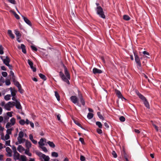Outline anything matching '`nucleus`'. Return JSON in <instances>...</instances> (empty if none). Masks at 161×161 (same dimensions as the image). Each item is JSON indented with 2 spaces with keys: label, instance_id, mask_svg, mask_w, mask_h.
<instances>
[{
  "label": "nucleus",
  "instance_id": "6ab92c4d",
  "mask_svg": "<svg viewBox=\"0 0 161 161\" xmlns=\"http://www.w3.org/2000/svg\"><path fill=\"white\" fill-rule=\"evenodd\" d=\"M10 90L11 92V94L12 96H15L17 91L14 89H13L11 87L10 88Z\"/></svg>",
  "mask_w": 161,
  "mask_h": 161
},
{
  "label": "nucleus",
  "instance_id": "8fccbe9b",
  "mask_svg": "<svg viewBox=\"0 0 161 161\" xmlns=\"http://www.w3.org/2000/svg\"><path fill=\"white\" fill-rule=\"evenodd\" d=\"M18 91L20 93H23L24 92V90L22 89L21 86L18 88Z\"/></svg>",
  "mask_w": 161,
  "mask_h": 161
},
{
  "label": "nucleus",
  "instance_id": "cd10ccee",
  "mask_svg": "<svg viewBox=\"0 0 161 161\" xmlns=\"http://www.w3.org/2000/svg\"><path fill=\"white\" fill-rule=\"evenodd\" d=\"M10 138V136L8 134H6L5 135V136L4 137H1V139L2 140H7L8 139H9Z\"/></svg>",
  "mask_w": 161,
  "mask_h": 161
},
{
  "label": "nucleus",
  "instance_id": "dca6fc26",
  "mask_svg": "<svg viewBox=\"0 0 161 161\" xmlns=\"http://www.w3.org/2000/svg\"><path fill=\"white\" fill-rule=\"evenodd\" d=\"M46 139H45L41 138L40 139V141L38 142V144L39 145L40 147V146H42L44 145L45 144L44 143V142H45Z\"/></svg>",
  "mask_w": 161,
  "mask_h": 161
},
{
  "label": "nucleus",
  "instance_id": "a211bd4d",
  "mask_svg": "<svg viewBox=\"0 0 161 161\" xmlns=\"http://www.w3.org/2000/svg\"><path fill=\"white\" fill-rule=\"evenodd\" d=\"M19 161H27V158L24 155H21L18 160Z\"/></svg>",
  "mask_w": 161,
  "mask_h": 161
},
{
  "label": "nucleus",
  "instance_id": "c756f323",
  "mask_svg": "<svg viewBox=\"0 0 161 161\" xmlns=\"http://www.w3.org/2000/svg\"><path fill=\"white\" fill-rule=\"evenodd\" d=\"M25 153L29 156H31L32 155L31 153L30 152L29 149H26L25 150Z\"/></svg>",
  "mask_w": 161,
  "mask_h": 161
},
{
  "label": "nucleus",
  "instance_id": "864d4df0",
  "mask_svg": "<svg viewBox=\"0 0 161 161\" xmlns=\"http://www.w3.org/2000/svg\"><path fill=\"white\" fill-rule=\"evenodd\" d=\"M8 1L10 3L15 4H16V2L15 0H8Z\"/></svg>",
  "mask_w": 161,
  "mask_h": 161
},
{
  "label": "nucleus",
  "instance_id": "412c9836",
  "mask_svg": "<svg viewBox=\"0 0 161 161\" xmlns=\"http://www.w3.org/2000/svg\"><path fill=\"white\" fill-rule=\"evenodd\" d=\"M3 62L4 64L7 65L9 64L10 59L8 57H6V58L3 60Z\"/></svg>",
  "mask_w": 161,
  "mask_h": 161
},
{
  "label": "nucleus",
  "instance_id": "423d86ee",
  "mask_svg": "<svg viewBox=\"0 0 161 161\" xmlns=\"http://www.w3.org/2000/svg\"><path fill=\"white\" fill-rule=\"evenodd\" d=\"M70 99L71 102L75 104H77V105L79 107H81V105L79 104L78 99L76 96H73L71 97Z\"/></svg>",
  "mask_w": 161,
  "mask_h": 161
},
{
  "label": "nucleus",
  "instance_id": "e2e57ef3",
  "mask_svg": "<svg viewBox=\"0 0 161 161\" xmlns=\"http://www.w3.org/2000/svg\"><path fill=\"white\" fill-rule=\"evenodd\" d=\"M97 132L99 134H101L102 132V130L100 129H97Z\"/></svg>",
  "mask_w": 161,
  "mask_h": 161
},
{
  "label": "nucleus",
  "instance_id": "a878e982",
  "mask_svg": "<svg viewBox=\"0 0 161 161\" xmlns=\"http://www.w3.org/2000/svg\"><path fill=\"white\" fill-rule=\"evenodd\" d=\"M145 105V106L148 108H150L148 102H147V100L146 99L143 101Z\"/></svg>",
  "mask_w": 161,
  "mask_h": 161
},
{
  "label": "nucleus",
  "instance_id": "c03bdc74",
  "mask_svg": "<svg viewBox=\"0 0 161 161\" xmlns=\"http://www.w3.org/2000/svg\"><path fill=\"white\" fill-rule=\"evenodd\" d=\"M3 47L1 45H0V54H3Z\"/></svg>",
  "mask_w": 161,
  "mask_h": 161
},
{
  "label": "nucleus",
  "instance_id": "c9c22d12",
  "mask_svg": "<svg viewBox=\"0 0 161 161\" xmlns=\"http://www.w3.org/2000/svg\"><path fill=\"white\" fill-rule=\"evenodd\" d=\"M39 76L41 79H43L44 80H46V77L44 75L42 74H40Z\"/></svg>",
  "mask_w": 161,
  "mask_h": 161
},
{
  "label": "nucleus",
  "instance_id": "20e7f679",
  "mask_svg": "<svg viewBox=\"0 0 161 161\" xmlns=\"http://www.w3.org/2000/svg\"><path fill=\"white\" fill-rule=\"evenodd\" d=\"M24 136V132L22 131H20L18 134V136L17 137V140H19L20 142H22V141L25 142V139L23 138Z\"/></svg>",
  "mask_w": 161,
  "mask_h": 161
},
{
  "label": "nucleus",
  "instance_id": "473e14b6",
  "mask_svg": "<svg viewBox=\"0 0 161 161\" xmlns=\"http://www.w3.org/2000/svg\"><path fill=\"white\" fill-rule=\"evenodd\" d=\"M93 114L90 113H88L87 115V118L89 119H92L93 117Z\"/></svg>",
  "mask_w": 161,
  "mask_h": 161
},
{
  "label": "nucleus",
  "instance_id": "4be33fe9",
  "mask_svg": "<svg viewBox=\"0 0 161 161\" xmlns=\"http://www.w3.org/2000/svg\"><path fill=\"white\" fill-rule=\"evenodd\" d=\"M20 48L22 49V52L24 53H26V50L25 49V46L23 44H21L20 46Z\"/></svg>",
  "mask_w": 161,
  "mask_h": 161
},
{
  "label": "nucleus",
  "instance_id": "09e8293b",
  "mask_svg": "<svg viewBox=\"0 0 161 161\" xmlns=\"http://www.w3.org/2000/svg\"><path fill=\"white\" fill-rule=\"evenodd\" d=\"M112 155H113V157L114 158H116L117 157V155L115 152L113 151H112Z\"/></svg>",
  "mask_w": 161,
  "mask_h": 161
},
{
  "label": "nucleus",
  "instance_id": "f704fd0d",
  "mask_svg": "<svg viewBox=\"0 0 161 161\" xmlns=\"http://www.w3.org/2000/svg\"><path fill=\"white\" fill-rule=\"evenodd\" d=\"M123 18L124 20L126 21L129 20L130 19V17L128 15H124L123 16Z\"/></svg>",
  "mask_w": 161,
  "mask_h": 161
},
{
  "label": "nucleus",
  "instance_id": "338daca9",
  "mask_svg": "<svg viewBox=\"0 0 161 161\" xmlns=\"http://www.w3.org/2000/svg\"><path fill=\"white\" fill-rule=\"evenodd\" d=\"M24 142L22 141V142H19V140H18V141L16 142L15 143V144L16 145H18L19 144H20L22 143H24Z\"/></svg>",
  "mask_w": 161,
  "mask_h": 161
},
{
  "label": "nucleus",
  "instance_id": "6e6d98bb",
  "mask_svg": "<svg viewBox=\"0 0 161 161\" xmlns=\"http://www.w3.org/2000/svg\"><path fill=\"white\" fill-rule=\"evenodd\" d=\"M10 140H8L7 141H6L5 142V145L7 146H11L10 145Z\"/></svg>",
  "mask_w": 161,
  "mask_h": 161
},
{
  "label": "nucleus",
  "instance_id": "603ef678",
  "mask_svg": "<svg viewBox=\"0 0 161 161\" xmlns=\"http://www.w3.org/2000/svg\"><path fill=\"white\" fill-rule=\"evenodd\" d=\"M12 113H13V112H8L7 113V114L9 117H12L13 116Z\"/></svg>",
  "mask_w": 161,
  "mask_h": 161
},
{
  "label": "nucleus",
  "instance_id": "9b49d317",
  "mask_svg": "<svg viewBox=\"0 0 161 161\" xmlns=\"http://www.w3.org/2000/svg\"><path fill=\"white\" fill-rule=\"evenodd\" d=\"M92 71L94 74H101L102 73V71L101 70L96 68H94Z\"/></svg>",
  "mask_w": 161,
  "mask_h": 161
},
{
  "label": "nucleus",
  "instance_id": "052dcab7",
  "mask_svg": "<svg viewBox=\"0 0 161 161\" xmlns=\"http://www.w3.org/2000/svg\"><path fill=\"white\" fill-rule=\"evenodd\" d=\"M79 141L81 142L82 144H84L85 142L84 139L82 138H79Z\"/></svg>",
  "mask_w": 161,
  "mask_h": 161
},
{
  "label": "nucleus",
  "instance_id": "1a4fd4ad",
  "mask_svg": "<svg viewBox=\"0 0 161 161\" xmlns=\"http://www.w3.org/2000/svg\"><path fill=\"white\" fill-rule=\"evenodd\" d=\"M14 102V106H15L17 108L19 109H21L22 107L20 104V103L19 101H18L17 100H16V102Z\"/></svg>",
  "mask_w": 161,
  "mask_h": 161
},
{
  "label": "nucleus",
  "instance_id": "774afa93",
  "mask_svg": "<svg viewBox=\"0 0 161 161\" xmlns=\"http://www.w3.org/2000/svg\"><path fill=\"white\" fill-rule=\"evenodd\" d=\"M143 53L144 55H149V53L147 52V51H144L143 52Z\"/></svg>",
  "mask_w": 161,
  "mask_h": 161
},
{
  "label": "nucleus",
  "instance_id": "69168bd1",
  "mask_svg": "<svg viewBox=\"0 0 161 161\" xmlns=\"http://www.w3.org/2000/svg\"><path fill=\"white\" fill-rule=\"evenodd\" d=\"M29 139L31 141H32L34 139L33 136L32 134H30L29 136Z\"/></svg>",
  "mask_w": 161,
  "mask_h": 161
},
{
  "label": "nucleus",
  "instance_id": "de8ad7c7",
  "mask_svg": "<svg viewBox=\"0 0 161 161\" xmlns=\"http://www.w3.org/2000/svg\"><path fill=\"white\" fill-rule=\"evenodd\" d=\"M119 120L121 122H124L125 120V118L123 116H121L119 117Z\"/></svg>",
  "mask_w": 161,
  "mask_h": 161
},
{
  "label": "nucleus",
  "instance_id": "a19ab883",
  "mask_svg": "<svg viewBox=\"0 0 161 161\" xmlns=\"http://www.w3.org/2000/svg\"><path fill=\"white\" fill-rule=\"evenodd\" d=\"M52 156L55 157H57L58 156V153L55 152H53L52 153Z\"/></svg>",
  "mask_w": 161,
  "mask_h": 161
},
{
  "label": "nucleus",
  "instance_id": "2eb2a0df",
  "mask_svg": "<svg viewBox=\"0 0 161 161\" xmlns=\"http://www.w3.org/2000/svg\"><path fill=\"white\" fill-rule=\"evenodd\" d=\"M115 91H116V94L117 95L118 97L122 99L123 98V99L126 100V99L123 97L122 96L120 92L118 90H116Z\"/></svg>",
  "mask_w": 161,
  "mask_h": 161
},
{
  "label": "nucleus",
  "instance_id": "72a5a7b5",
  "mask_svg": "<svg viewBox=\"0 0 161 161\" xmlns=\"http://www.w3.org/2000/svg\"><path fill=\"white\" fill-rule=\"evenodd\" d=\"M11 96L10 94H8L4 96V98L5 100L8 101L10 99Z\"/></svg>",
  "mask_w": 161,
  "mask_h": 161
},
{
  "label": "nucleus",
  "instance_id": "79ce46f5",
  "mask_svg": "<svg viewBox=\"0 0 161 161\" xmlns=\"http://www.w3.org/2000/svg\"><path fill=\"white\" fill-rule=\"evenodd\" d=\"M97 115L98 117H99V118L103 120H104V118L103 117V116L101 114V113L100 112H97Z\"/></svg>",
  "mask_w": 161,
  "mask_h": 161
},
{
  "label": "nucleus",
  "instance_id": "5fc2aeb1",
  "mask_svg": "<svg viewBox=\"0 0 161 161\" xmlns=\"http://www.w3.org/2000/svg\"><path fill=\"white\" fill-rule=\"evenodd\" d=\"M2 75L4 77H6L7 76V73L6 72H3L2 73Z\"/></svg>",
  "mask_w": 161,
  "mask_h": 161
},
{
  "label": "nucleus",
  "instance_id": "6e6552de",
  "mask_svg": "<svg viewBox=\"0 0 161 161\" xmlns=\"http://www.w3.org/2000/svg\"><path fill=\"white\" fill-rule=\"evenodd\" d=\"M28 63L29 65L30 66V67L32 69L33 71V72H36V68L34 67L33 66V63L32 61H31L29 59L28 60Z\"/></svg>",
  "mask_w": 161,
  "mask_h": 161
},
{
  "label": "nucleus",
  "instance_id": "c85d7f7f",
  "mask_svg": "<svg viewBox=\"0 0 161 161\" xmlns=\"http://www.w3.org/2000/svg\"><path fill=\"white\" fill-rule=\"evenodd\" d=\"M137 95H138L139 97L143 101H144V100L146 99V98L142 95L141 93H138L137 94Z\"/></svg>",
  "mask_w": 161,
  "mask_h": 161
},
{
  "label": "nucleus",
  "instance_id": "f8f14e48",
  "mask_svg": "<svg viewBox=\"0 0 161 161\" xmlns=\"http://www.w3.org/2000/svg\"><path fill=\"white\" fill-rule=\"evenodd\" d=\"M6 151L7 153V155L9 157H11L12 156V150L10 148L8 147L6 148Z\"/></svg>",
  "mask_w": 161,
  "mask_h": 161
},
{
  "label": "nucleus",
  "instance_id": "aec40b11",
  "mask_svg": "<svg viewBox=\"0 0 161 161\" xmlns=\"http://www.w3.org/2000/svg\"><path fill=\"white\" fill-rule=\"evenodd\" d=\"M79 98L80 100V102L82 104L83 106L85 105V101H84V99H83L81 95V94L79 96Z\"/></svg>",
  "mask_w": 161,
  "mask_h": 161
},
{
  "label": "nucleus",
  "instance_id": "2f4dec72",
  "mask_svg": "<svg viewBox=\"0 0 161 161\" xmlns=\"http://www.w3.org/2000/svg\"><path fill=\"white\" fill-rule=\"evenodd\" d=\"M13 130V128L7 129L6 131V134H8L9 135H11L12 133V131Z\"/></svg>",
  "mask_w": 161,
  "mask_h": 161
},
{
  "label": "nucleus",
  "instance_id": "7ed1b4c3",
  "mask_svg": "<svg viewBox=\"0 0 161 161\" xmlns=\"http://www.w3.org/2000/svg\"><path fill=\"white\" fill-rule=\"evenodd\" d=\"M36 154L40 157V159H43L44 161H50V158L48 156H47L40 152L37 153Z\"/></svg>",
  "mask_w": 161,
  "mask_h": 161
},
{
  "label": "nucleus",
  "instance_id": "49530a36",
  "mask_svg": "<svg viewBox=\"0 0 161 161\" xmlns=\"http://www.w3.org/2000/svg\"><path fill=\"white\" fill-rule=\"evenodd\" d=\"M5 84L7 86H9L10 84V82L9 80H6L5 81Z\"/></svg>",
  "mask_w": 161,
  "mask_h": 161
},
{
  "label": "nucleus",
  "instance_id": "f03ea898",
  "mask_svg": "<svg viewBox=\"0 0 161 161\" xmlns=\"http://www.w3.org/2000/svg\"><path fill=\"white\" fill-rule=\"evenodd\" d=\"M96 10L97 14H98L100 17L103 19H105V16L104 14L103 9L101 6H97L96 8Z\"/></svg>",
  "mask_w": 161,
  "mask_h": 161
},
{
  "label": "nucleus",
  "instance_id": "58836bf2",
  "mask_svg": "<svg viewBox=\"0 0 161 161\" xmlns=\"http://www.w3.org/2000/svg\"><path fill=\"white\" fill-rule=\"evenodd\" d=\"M55 95L56 96L57 100L58 101H59L60 100V96L59 95L58 93L57 92L55 91Z\"/></svg>",
  "mask_w": 161,
  "mask_h": 161
},
{
  "label": "nucleus",
  "instance_id": "0e129e2a",
  "mask_svg": "<svg viewBox=\"0 0 161 161\" xmlns=\"http://www.w3.org/2000/svg\"><path fill=\"white\" fill-rule=\"evenodd\" d=\"M10 75L12 76V78H13V79H14L13 78V77H14V72L12 71L11 70L10 71Z\"/></svg>",
  "mask_w": 161,
  "mask_h": 161
},
{
  "label": "nucleus",
  "instance_id": "4c0bfd02",
  "mask_svg": "<svg viewBox=\"0 0 161 161\" xmlns=\"http://www.w3.org/2000/svg\"><path fill=\"white\" fill-rule=\"evenodd\" d=\"M4 82V79L2 77H1L0 79V86H2Z\"/></svg>",
  "mask_w": 161,
  "mask_h": 161
},
{
  "label": "nucleus",
  "instance_id": "393cba45",
  "mask_svg": "<svg viewBox=\"0 0 161 161\" xmlns=\"http://www.w3.org/2000/svg\"><path fill=\"white\" fill-rule=\"evenodd\" d=\"M8 34L9 35V36L12 39H14V35L13 34L12 31L10 30H8Z\"/></svg>",
  "mask_w": 161,
  "mask_h": 161
},
{
  "label": "nucleus",
  "instance_id": "4468645a",
  "mask_svg": "<svg viewBox=\"0 0 161 161\" xmlns=\"http://www.w3.org/2000/svg\"><path fill=\"white\" fill-rule=\"evenodd\" d=\"M18 151L20 153H21L25 150V149L21 145H19L17 147Z\"/></svg>",
  "mask_w": 161,
  "mask_h": 161
},
{
  "label": "nucleus",
  "instance_id": "4d7b16f0",
  "mask_svg": "<svg viewBox=\"0 0 161 161\" xmlns=\"http://www.w3.org/2000/svg\"><path fill=\"white\" fill-rule=\"evenodd\" d=\"M80 160L81 161H85V158L82 155H81L80 156Z\"/></svg>",
  "mask_w": 161,
  "mask_h": 161
},
{
  "label": "nucleus",
  "instance_id": "e433bc0d",
  "mask_svg": "<svg viewBox=\"0 0 161 161\" xmlns=\"http://www.w3.org/2000/svg\"><path fill=\"white\" fill-rule=\"evenodd\" d=\"M13 125H12L11 123H10L9 122H8L7 123L6 125V127L7 129H8L11 127Z\"/></svg>",
  "mask_w": 161,
  "mask_h": 161
},
{
  "label": "nucleus",
  "instance_id": "b1692460",
  "mask_svg": "<svg viewBox=\"0 0 161 161\" xmlns=\"http://www.w3.org/2000/svg\"><path fill=\"white\" fill-rule=\"evenodd\" d=\"M14 33L16 35L17 37H21V35L19 31L17 30H15Z\"/></svg>",
  "mask_w": 161,
  "mask_h": 161
},
{
  "label": "nucleus",
  "instance_id": "ddd939ff",
  "mask_svg": "<svg viewBox=\"0 0 161 161\" xmlns=\"http://www.w3.org/2000/svg\"><path fill=\"white\" fill-rule=\"evenodd\" d=\"M25 142V146L26 149H30L31 146V142L28 140H26Z\"/></svg>",
  "mask_w": 161,
  "mask_h": 161
},
{
  "label": "nucleus",
  "instance_id": "7c9ffc66",
  "mask_svg": "<svg viewBox=\"0 0 161 161\" xmlns=\"http://www.w3.org/2000/svg\"><path fill=\"white\" fill-rule=\"evenodd\" d=\"M16 120L14 118H12L10 120V123L14 125L15 124Z\"/></svg>",
  "mask_w": 161,
  "mask_h": 161
},
{
  "label": "nucleus",
  "instance_id": "f257e3e1",
  "mask_svg": "<svg viewBox=\"0 0 161 161\" xmlns=\"http://www.w3.org/2000/svg\"><path fill=\"white\" fill-rule=\"evenodd\" d=\"M64 68L65 75L62 72H59V75L63 81L66 82L68 84H69L70 83L69 80H70V75L67 70L66 67L65 66H64Z\"/></svg>",
  "mask_w": 161,
  "mask_h": 161
},
{
  "label": "nucleus",
  "instance_id": "5701e85b",
  "mask_svg": "<svg viewBox=\"0 0 161 161\" xmlns=\"http://www.w3.org/2000/svg\"><path fill=\"white\" fill-rule=\"evenodd\" d=\"M13 81L14 85L18 87V88L21 86V85L19 84V82L16 81L15 79H13Z\"/></svg>",
  "mask_w": 161,
  "mask_h": 161
},
{
  "label": "nucleus",
  "instance_id": "bf43d9fd",
  "mask_svg": "<svg viewBox=\"0 0 161 161\" xmlns=\"http://www.w3.org/2000/svg\"><path fill=\"white\" fill-rule=\"evenodd\" d=\"M12 149L13 150L14 153L17 152L16 151V147L14 146H13L12 147Z\"/></svg>",
  "mask_w": 161,
  "mask_h": 161
},
{
  "label": "nucleus",
  "instance_id": "39448f33",
  "mask_svg": "<svg viewBox=\"0 0 161 161\" xmlns=\"http://www.w3.org/2000/svg\"><path fill=\"white\" fill-rule=\"evenodd\" d=\"M14 102H9L4 105V108L6 110L9 111L11 110V108L14 106Z\"/></svg>",
  "mask_w": 161,
  "mask_h": 161
},
{
  "label": "nucleus",
  "instance_id": "37998d69",
  "mask_svg": "<svg viewBox=\"0 0 161 161\" xmlns=\"http://www.w3.org/2000/svg\"><path fill=\"white\" fill-rule=\"evenodd\" d=\"M40 147L42 149V150L45 153H47V152L48 151L45 147H43V146H40Z\"/></svg>",
  "mask_w": 161,
  "mask_h": 161
},
{
  "label": "nucleus",
  "instance_id": "ea45409f",
  "mask_svg": "<svg viewBox=\"0 0 161 161\" xmlns=\"http://www.w3.org/2000/svg\"><path fill=\"white\" fill-rule=\"evenodd\" d=\"M96 125L100 128H102V125L101 123L99 121H97L96 122Z\"/></svg>",
  "mask_w": 161,
  "mask_h": 161
},
{
  "label": "nucleus",
  "instance_id": "13d9d810",
  "mask_svg": "<svg viewBox=\"0 0 161 161\" xmlns=\"http://www.w3.org/2000/svg\"><path fill=\"white\" fill-rule=\"evenodd\" d=\"M31 48L33 50L35 51H37V48L34 46H31Z\"/></svg>",
  "mask_w": 161,
  "mask_h": 161
},
{
  "label": "nucleus",
  "instance_id": "bb28decb",
  "mask_svg": "<svg viewBox=\"0 0 161 161\" xmlns=\"http://www.w3.org/2000/svg\"><path fill=\"white\" fill-rule=\"evenodd\" d=\"M47 143L51 147L53 148L55 147V145L53 142L49 141Z\"/></svg>",
  "mask_w": 161,
  "mask_h": 161
},
{
  "label": "nucleus",
  "instance_id": "f3484780",
  "mask_svg": "<svg viewBox=\"0 0 161 161\" xmlns=\"http://www.w3.org/2000/svg\"><path fill=\"white\" fill-rule=\"evenodd\" d=\"M22 17L24 19L25 22L28 25L31 26V21L29 19H28L26 17H25L24 16H22Z\"/></svg>",
  "mask_w": 161,
  "mask_h": 161
},
{
  "label": "nucleus",
  "instance_id": "3c124183",
  "mask_svg": "<svg viewBox=\"0 0 161 161\" xmlns=\"http://www.w3.org/2000/svg\"><path fill=\"white\" fill-rule=\"evenodd\" d=\"M13 13L14 15V17L17 19H19V16L15 12H13Z\"/></svg>",
  "mask_w": 161,
  "mask_h": 161
},
{
  "label": "nucleus",
  "instance_id": "680f3d73",
  "mask_svg": "<svg viewBox=\"0 0 161 161\" xmlns=\"http://www.w3.org/2000/svg\"><path fill=\"white\" fill-rule=\"evenodd\" d=\"M75 124H76L79 126L80 127H81L82 129H83V128L82 127L81 125H80V124L78 122L75 121Z\"/></svg>",
  "mask_w": 161,
  "mask_h": 161
},
{
  "label": "nucleus",
  "instance_id": "0eeeda50",
  "mask_svg": "<svg viewBox=\"0 0 161 161\" xmlns=\"http://www.w3.org/2000/svg\"><path fill=\"white\" fill-rule=\"evenodd\" d=\"M134 56L135 61L138 65L137 68L139 69H140L141 68V63L140 59L138 56L135 53Z\"/></svg>",
  "mask_w": 161,
  "mask_h": 161
},
{
  "label": "nucleus",
  "instance_id": "a18cd8bd",
  "mask_svg": "<svg viewBox=\"0 0 161 161\" xmlns=\"http://www.w3.org/2000/svg\"><path fill=\"white\" fill-rule=\"evenodd\" d=\"M19 123L22 125H23L25 124V121L24 119H20L19 121Z\"/></svg>",
  "mask_w": 161,
  "mask_h": 161
},
{
  "label": "nucleus",
  "instance_id": "9d476101",
  "mask_svg": "<svg viewBox=\"0 0 161 161\" xmlns=\"http://www.w3.org/2000/svg\"><path fill=\"white\" fill-rule=\"evenodd\" d=\"M20 155L17 152L14 153V159L16 161L18 160L20 157Z\"/></svg>",
  "mask_w": 161,
  "mask_h": 161
}]
</instances>
